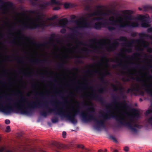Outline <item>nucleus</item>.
<instances>
[{
    "mask_svg": "<svg viewBox=\"0 0 152 152\" xmlns=\"http://www.w3.org/2000/svg\"><path fill=\"white\" fill-rule=\"evenodd\" d=\"M26 104L27 105L26 107H23V106L18 107V104L16 102L14 103H9L8 104H6L4 106L2 104V102L0 100V111L7 114H9L14 111L15 108H17L21 114H31L34 109L40 107H42V103L37 101L32 102L31 103L26 102Z\"/></svg>",
    "mask_w": 152,
    "mask_h": 152,
    "instance_id": "nucleus-1",
    "label": "nucleus"
},
{
    "mask_svg": "<svg viewBox=\"0 0 152 152\" xmlns=\"http://www.w3.org/2000/svg\"><path fill=\"white\" fill-rule=\"evenodd\" d=\"M45 107L46 109L48 110L47 111L42 110L41 112V114L43 116L46 117L48 113H51L54 112L57 115H59L61 116L66 117L67 119L70 121L73 124L77 123V121L75 118L76 117L78 114L80 115L81 112H80V106L77 105L76 109L75 110L73 113H72L67 114L63 111L62 108H60L57 109L56 107L54 108L51 109L48 107V103L47 102H45L42 103V107Z\"/></svg>",
    "mask_w": 152,
    "mask_h": 152,
    "instance_id": "nucleus-2",
    "label": "nucleus"
},
{
    "mask_svg": "<svg viewBox=\"0 0 152 152\" xmlns=\"http://www.w3.org/2000/svg\"><path fill=\"white\" fill-rule=\"evenodd\" d=\"M124 115L127 116L129 119V121H127L124 118L118 115H113L112 117L117 121L119 124V126H121V125H124L128 127L129 129L134 132H136L137 130L135 128L140 129L142 127L141 125H139L136 124H134V120L138 118L139 117V114L138 113H136L133 115L128 114L126 112L123 113Z\"/></svg>",
    "mask_w": 152,
    "mask_h": 152,
    "instance_id": "nucleus-3",
    "label": "nucleus"
},
{
    "mask_svg": "<svg viewBox=\"0 0 152 152\" xmlns=\"http://www.w3.org/2000/svg\"><path fill=\"white\" fill-rule=\"evenodd\" d=\"M91 97L98 101L102 105L105 106L107 111L109 113L110 112V109L111 107H112L114 104H117L121 108H126L129 107L128 104L125 101H124L121 104L117 100L118 99V98L117 96H112L113 102L112 104H106L103 98L100 97L98 94L96 93L92 94L91 96Z\"/></svg>",
    "mask_w": 152,
    "mask_h": 152,
    "instance_id": "nucleus-4",
    "label": "nucleus"
},
{
    "mask_svg": "<svg viewBox=\"0 0 152 152\" xmlns=\"http://www.w3.org/2000/svg\"><path fill=\"white\" fill-rule=\"evenodd\" d=\"M119 40L120 41H124V45L131 48L132 47L133 45L134 44H138L141 41L143 40L142 39H132L130 41H129L126 37L124 36H121L118 39H115L114 41L113 42L106 48L107 51L108 52L113 51L116 50L119 45V43L117 41Z\"/></svg>",
    "mask_w": 152,
    "mask_h": 152,
    "instance_id": "nucleus-5",
    "label": "nucleus"
},
{
    "mask_svg": "<svg viewBox=\"0 0 152 152\" xmlns=\"http://www.w3.org/2000/svg\"><path fill=\"white\" fill-rule=\"evenodd\" d=\"M119 20L117 19L115 20V18L112 16L110 17L109 20L111 22L110 23L113 25H115L120 28H125L129 27L130 28H135L139 26V24L137 22H133L131 21H127L125 23L122 20V17L121 16L118 17Z\"/></svg>",
    "mask_w": 152,
    "mask_h": 152,
    "instance_id": "nucleus-6",
    "label": "nucleus"
},
{
    "mask_svg": "<svg viewBox=\"0 0 152 152\" xmlns=\"http://www.w3.org/2000/svg\"><path fill=\"white\" fill-rule=\"evenodd\" d=\"M84 104L86 107L90 106L87 102L84 103ZM90 106L91 107H88L87 111L82 112L80 114V116L82 120L85 122H89L91 120L95 121L96 119L95 117L91 113L94 112L95 110L91 105Z\"/></svg>",
    "mask_w": 152,
    "mask_h": 152,
    "instance_id": "nucleus-7",
    "label": "nucleus"
},
{
    "mask_svg": "<svg viewBox=\"0 0 152 152\" xmlns=\"http://www.w3.org/2000/svg\"><path fill=\"white\" fill-rule=\"evenodd\" d=\"M47 26L44 23L39 24L37 23H34L32 25H29L28 26L26 25L25 24H23L21 26L22 29L19 30L20 34L23 36V35L22 33V30L24 29H30L31 30H34L36 28H44Z\"/></svg>",
    "mask_w": 152,
    "mask_h": 152,
    "instance_id": "nucleus-8",
    "label": "nucleus"
},
{
    "mask_svg": "<svg viewBox=\"0 0 152 152\" xmlns=\"http://www.w3.org/2000/svg\"><path fill=\"white\" fill-rule=\"evenodd\" d=\"M113 115H111L110 117H109L107 114H105L102 115V118L101 119L98 120L96 118L95 122H96L97 128L99 129L101 127L103 129H105V121L110 117L113 118L112 116Z\"/></svg>",
    "mask_w": 152,
    "mask_h": 152,
    "instance_id": "nucleus-9",
    "label": "nucleus"
},
{
    "mask_svg": "<svg viewBox=\"0 0 152 152\" xmlns=\"http://www.w3.org/2000/svg\"><path fill=\"white\" fill-rule=\"evenodd\" d=\"M138 19L141 21V26L144 28H147L149 26V23L150 22V18L149 15L146 14L144 15H140Z\"/></svg>",
    "mask_w": 152,
    "mask_h": 152,
    "instance_id": "nucleus-10",
    "label": "nucleus"
},
{
    "mask_svg": "<svg viewBox=\"0 0 152 152\" xmlns=\"http://www.w3.org/2000/svg\"><path fill=\"white\" fill-rule=\"evenodd\" d=\"M80 20H83V21L81 22L78 20H75L74 21L75 22L77 25H79L81 24H82V25L79 27L83 28H91L92 26H91V23L88 22L86 20V19L83 17H81L80 18Z\"/></svg>",
    "mask_w": 152,
    "mask_h": 152,
    "instance_id": "nucleus-11",
    "label": "nucleus"
},
{
    "mask_svg": "<svg viewBox=\"0 0 152 152\" xmlns=\"http://www.w3.org/2000/svg\"><path fill=\"white\" fill-rule=\"evenodd\" d=\"M56 35L55 34H53L50 35V41L49 42H46L43 43L38 44L34 41H33L32 43L33 44L35 45H37L39 46H44L47 45L48 43H51L52 42L54 41L56 37Z\"/></svg>",
    "mask_w": 152,
    "mask_h": 152,
    "instance_id": "nucleus-12",
    "label": "nucleus"
},
{
    "mask_svg": "<svg viewBox=\"0 0 152 152\" xmlns=\"http://www.w3.org/2000/svg\"><path fill=\"white\" fill-rule=\"evenodd\" d=\"M147 31L148 33L152 32V27L148 28L147 30ZM139 35L140 37V39H142L143 40L141 41L138 44H140V42H144V39H143V38L144 37L149 38L150 39H152V36L149 35V34H146L145 33H140Z\"/></svg>",
    "mask_w": 152,
    "mask_h": 152,
    "instance_id": "nucleus-13",
    "label": "nucleus"
},
{
    "mask_svg": "<svg viewBox=\"0 0 152 152\" xmlns=\"http://www.w3.org/2000/svg\"><path fill=\"white\" fill-rule=\"evenodd\" d=\"M108 15V13L103 10H98L93 13H89L88 14L89 17H91L95 15L106 16Z\"/></svg>",
    "mask_w": 152,
    "mask_h": 152,
    "instance_id": "nucleus-14",
    "label": "nucleus"
},
{
    "mask_svg": "<svg viewBox=\"0 0 152 152\" xmlns=\"http://www.w3.org/2000/svg\"><path fill=\"white\" fill-rule=\"evenodd\" d=\"M0 4L6 6V8L3 9L4 11L10 8H12L14 6L12 2L10 1L5 2L3 0H0Z\"/></svg>",
    "mask_w": 152,
    "mask_h": 152,
    "instance_id": "nucleus-15",
    "label": "nucleus"
},
{
    "mask_svg": "<svg viewBox=\"0 0 152 152\" xmlns=\"http://www.w3.org/2000/svg\"><path fill=\"white\" fill-rule=\"evenodd\" d=\"M141 86L143 87V89L152 96V85H147L144 83L142 84Z\"/></svg>",
    "mask_w": 152,
    "mask_h": 152,
    "instance_id": "nucleus-16",
    "label": "nucleus"
},
{
    "mask_svg": "<svg viewBox=\"0 0 152 152\" xmlns=\"http://www.w3.org/2000/svg\"><path fill=\"white\" fill-rule=\"evenodd\" d=\"M135 87L133 86L132 88H129L127 91V93H129L130 92L132 93L133 91L139 92L140 91L141 93L143 94L144 92L141 90V88L140 86L137 84L135 85Z\"/></svg>",
    "mask_w": 152,
    "mask_h": 152,
    "instance_id": "nucleus-17",
    "label": "nucleus"
},
{
    "mask_svg": "<svg viewBox=\"0 0 152 152\" xmlns=\"http://www.w3.org/2000/svg\"><path fill=\"white\" fill-rule=\"evenodd\" d=\"M107 23L106 22H96L92 26V28H95L96 30H100L103 26H105Z\"/></svg>",
    "mask_w": 152,
    "mask_h": 152,
    "instance_id": "nucleus-18",
    "label": "nucleus"
},
{
    "mask_svg": "<svg viewBox=\"0 0 152 152\" xmlns=\"http://www.w3.org/2000/svg\"><path fill=\"white\" fill-rule=\"evenodd\" d=\"M110 75V73L108 70H107L105 71L104 72V73L103 75H102L99 78V79L101 82L102 83L105 84L107 83V82L105 81V80L104 77L105 76Z\"/></svg>",
    "mask_w": 152,
    "mask_h": 152,
    "instance_id": "nucleus-19",
    "label": "nucleus"
},
{
    "mask_svg": "<svg viewBox=\"0 0 152 152\" xmlns=\"http://www.w3.org/2000/svg\"><path fill=\"white\" fill-rule=\"evenodd\" d=\"M68 23V20L66 18H64L61 19L58 22L59 24L61 26L65 27L66 26Z\"/></svg>",
    "mask_w": 152,
    "mask_h": 152,
    "instance_id": "nucleus-20",
    "label": "nucleus"
},
{
    "mask_svg": "<svg viewBox=\"0 0 152 152\" xmlns=\"http://www.w3.org/2000/svg\"><path fill=\"white\" fill-rule=\"evenodd\" d=\"M48 61L47 60L36 59L31 60L30 61V62L32 64H38L47 63Z\"/></svg>",
    "mask_w": 152,
    "mask_h": 152,
    "instance_id": "nucleus-21",
    "label": "nucleus"
},
{
    "mask_svg": "<svg viewBox=\"0 0 152 152\" xmlns=\"http://www.w3.org/2000/svg\"><path fill=\"white\" fill-rule=\"evenodd\" d=\"M111 86L113 87L114 91H117L119 90L121 93V94L122 95H123L124 88L121 85L120 86L119 88H117L115 86L113 85V84L111 85Z\"/></svg>",
    "mask_w": 152,
    "mask_h": 152,
    "instance_id": "nucleus-22",
    "label": "nucleus"
},
{
    "mask_svg": "<svg viewBox=\"0 0 152 152\" xmlns=\"http://www.w3.org/2000/svg\"><path fill=\"white\" fill-rule=\"evenodd\" d=\"M117 66L121 67L123 69H128L129 67L128 66L126 65H122V64L121 63H118L117 65H113L112 66V67L113 68H115Z\"/></svg>",
    "mask_w": 152,
    "mask_h": 152,
    "instance_id": "nucleus-23",
    "label": "nucleus"
},
{
    "mask_svg": "<svg viewBox=\"0 0 152 152\" xmlns=\"http://www.w3.org/2000/svg\"><path fill=\"white\" fill-rule=\"evenodd\" d=\"M49 3L48 2L44 3L43 4H40V7L42 9H45L48 5H50Z\"/></svg>",
    "mask_w": 152,
    "mask_h": 152,
    "instance_id": "nucleus-24",
    "label": "nucleus"
},
{
    "mask_svg": "<svg viewBox=\"0 0 152 152\" xmlns=\"http://www.w3.org/2000/svg\"><path fill=\"white\" fill-rule=\"evenodd\" d=\"M18 94L21 95V99L20 101L22 102H25L26 100V99L22 95L23 93L22 92L20 91H18Z\"/></svg>",
    "mask_w": 152,
    "mask_h": 152,
    "instance_id": "nucleus-25",
    "label": "nucleus"
},
{
    "mask_svg": "<svg viewBox=\"0 0 152 152\" xmlns=\"http://www.w3.org/2000/svg\"><path fill=\"white\" fill-rule=\"evenodd\" d=\"M75 6L74 4L71 3H65L64 4V7L66 8H68L70 7H73Z\"/></svg>",
    "mask_w": 152,
    "mask_h": 152,
    "instance_id": "nucleus-26",
    "label": "nucleus"
},
{
    "mask_svg": "<svg viewBox=\"0 0 152 152\" xmlns=\"http://www.w3.org/2000/svg\"><path fill=\"white\" fill-rule=\"evenodd\" d=\"M50 5L54 4H59V2L56 0H50V1H48Z\"/></svg>",
    "mask_w": 152,
    "mask_h": 152,
    "instance_id": "nucleus-27",
    "label": "nucleus"
},
{
    "mask_svg": "<svg viewBox=\"0 0 152 152\" xmlns=\"http://www.w3.org/2000/svg\"><path fill=\"white\" fill-rule=\"evenodd\" d=\"M94 20H97V21H100V20H105L107 21V19H105L103 17H96L94 18Z\"/></svg>",
    "mask_w": 152,
    "mask_h": 152,
    "instance_id": "nucleus-28",
    "label": "nucleus"
},
{
    "mask_svg": "<svg viewBox=\"0 0 152 152\" xmlns=\"http://www.w3.org/2000/svg\"><path fill=\"white\" fill-rule=\"evenodd\" d=\"M65 64V62L58 63V64H57V66L59 68H62L63 67Z\"/></svg>",
    "mask_w": 152,
    "mask_h": 152,
    "instance_id": "nucleus-29",
    "label": "nucleus"
},
{
    "mask_svg": "<svg viewBox=\"0 0 152 152\" xmlns=\"http://www.w3.org/2000/svg\"><path fill=\"white\" fill-rule=\"evenodd\" d=\"M144 9L145 10H152V6L147 5L145 6Z\"/></svg>",
    "mask_w": 152,
    "mask_h": 152,
    "instance_id": "nucleus-30",
    "label": "nucleus"
},
{
    "mask_svg": "<svg viewBox=\"0 0 152 152\" xmlns=\"http://www.w3.org/2000/svg\"><path fill=\"white\" fill-rule=\"evenodd\" d=\"M37 10H29L28 12L30 14L38 15L39 13L37 12Z\"/></svg>",
    "mask_w": 152,
    "mask_h": 152,
    "instance_id": "nucleus-31",
    "label": "nucleus"
},
{
    "mask_svg": "<svg viewBox=\"0 0 152 152\" xmlns=\"http://www.w3.org/2000/svg\"><path fill=\"white\" fill-rule=\"evenodd\" d=\"M85 10L87 11H90L91 10V6L89 5H86L85 6Z\"/></svg>",
    "mask_w": 152,
    "mask_h": 152,
    "instance_id": "nucleus-32",
    "label": "nucleus"
},
{
    "mask_svg": "<svg viewBox=\"0 0 152 152\" xmlns=\"http://www.w3.org/2000/svg\"><path fill=\"white\" fill-rule=\"evenodd\" d=\"M111 41V39L106 38L105 39H103L100 41V42H106L107 41L109 42H110Z\"/></svg>",
    "mask_w": 152,
    "mask_h": 152,
    "instance_id": "nucleus-33",
    "label": "nucleus"
},
{
    "mask_svg": "<svg viewBox=\"0 0 152 152\" xmlns=\"http://www.w3.org/2000/svg\"><path fill=\"white\" fill-rule=\"evenodd\" d=\"M105 88V87H101L98 90L99 92L100 93H103L104 91Z\"/></svg>",
    "mask_w": 152,
    "mask_h": 152,
    "instance_id": "nucleus-34",
    "label": "nucleus"
},
{
    "mask_svg": "<svg viewBox=\"0 0 152 152\" xmlns=\"http://www.w3.org/2000/svg\"><path fill=\"white\" fill-rule=\"evenodd\" d=\"M57 25V24L56 23V22H52L51 23L49 24L47 26H52V27H54Z\"/></svg>",
    "mask_w": 152,
    "mask_h": 152,
    "instance_id": "nucleus-35",
    "label": "nucleus"
},
{
    "mask_svg": "<svg viewBox=\"0 0 152 152\" xmlns=\"http://www.w3.org/2000/svg\"><path fill=\"white\" fill-rule=\"evenodd\" d=\"M145 47H148L147 51L149 53H152V48L149 47L148 45H145Z\"/></svg>",
    "mask_w": 152,
    "mask_h": 152,
    "instance_id": "nucleus-36",
    "label": "nucleus"
},
{
    "mask_svg": "<svg viewBox=\"0 0 152 152\" xmlns=\"http://www.w3.org/2000/svg\"><path fill=\"white\" fill-rule=\"evenodd\" d=\"M89 42L92 43H95L97 42L96 39V38L91 39L89 40Z\"/></svg>",
    "mask_w": 152,
    "mask_h": 152,
    "instance_id": "nucleus-37",
    "label": "nucleus"
},
{
    "mask_svg": "<svg viewBox=\"0 0 152 152\" xmlns=\"http://www.w3.org/2000/svg\"><path fill=\"white\" fill-rule=\"evenodd\" d=\"M51 121L53 123H55L57 122L58 121V119L57 118L55 117L51 119Z\"/></svg>",
    "mask_w": 152,
    "mask_h": 152,
    "instance_id": "nucleus-38",
    "label": "nucleus"
},
{
    "mask_svg": "<svg viewBox=\"0 0 152 152\" xmlns=\"http://www.w3.org/2000/svg\"><path fill=\"white\" fill-rule=\"evenodd\" d=\"M107 28L110 31H113L115 30V27L112 26H108Z\"/></svg>",
    "mask_w": 152,
    "mask_h": 152,
    "instance_id": "nucleus-39",
    "label": "nucleus"
},
{
    "mask_svg": "<svg viewBox=\"0 0 152 152\" xmlns=\"http://www.w3.org/2000/svg\"><path fill=\"white\" fill-rule=\"evenodd\" d=\"M124 17L125 18L129 20H132V16L131 15H126L124 16Z\"/></svg>",
    "mask_w": 152,
    "mask_h": 152,
    "instance_id": "nucleus-40",
    "label": "nucleus"
},
{
    "mask_svg": "<svg viewBox=\"0 0 152 152\" xmlns=\"http://www.w3.org/2000/svg\"><path fill=\"white\" fill-rule=\"evenodd\" d=\"M146 114H148L152 113V107L151 109L148 110L146 111Z\"/></svg>",
    "mask_w": 152,
    "mask_h": 152,
    "instance_id": "nucleus-41",
    "label": "nucleus"
},
{
    "mask_svg": "<svg viewBox=\"0 0 152 152\" xmlns=\"http://www.w3.org/2000/svg\"><path fill=\"white\" fill-rule=\"evenodd\" d=\"M110 137L111 139L113 140V141L115 142H118L117 140L115 138V137H113V136H110Z\"/></svg>",
    "mask_w": 152,
    "mask_h": 152,
    "instance_id": "nucleus-42",
    "label": "nucleus"
},
{
    "mask_svg": "<svg viewBox=\"0 0 152 152\" xmlns=\"http://www.w3.org/2000/svg\"><path fill=\"white\" fill-rule=\"evenodd\" d=\"M5 131L7 132H9L10 131V126H7Z\"/></svg>",
    "mask_w": 152,
    "mask_h": 152,
    "instance_id": "nucleus-43",
    "label": "nucleus"
},
{
    "mask_svg": "<svg viewBox=\"0 0 152 152\" xmlns=\"http://www.w3.org/2000/svg\"><path fill=\"white\" fill-rule=\"evenodd\" d=\"M41 18V16L40 15H38V18L36 19H33V20L36 21H38V20H40Z\"/></svg>",
    "mask_w": 152,
    "mask_h": 152,
    "instance_id": "nucleus-44",
    "label": "nucleus"
},
{
    "mask_svg": "<svg viewBox=\"0 0 152 152\" xmlns=\"http://www.w3.org/2000/svg\"><path fill=\"white\" fill-rule=\"evenodd\" d=\"M66 30L65 28H62L60 30V32L62 34H64L66 33Z\"/></svg>",
    "mask_w": 152,
    "mask_h": 152,
    "instance_id": "nucleus-45",
    "label": "nucleus"
},
{
    "mask_svg": "<svg viewBox=\"0 0 152 152\" xmlns=\"http://www.w3.org/2000/svg\"><path fill=\"white\" fill-rule=\"evenodd\" d=\"M125 13L126 14H131L132 13V11L130 10H126Z\"/></svg>",
    "mask_w": 152,
    "mask_h": 152,
    "instance_id": "nucleus-46",
    "label": "nucleus"
},
{
    "mask_svg": "<svg viewBox=\"0 0 152 152\" xmlns=\"http://www.w3.org/2000/svg\"><path fill=\"white\" fill-rule=\"evenodd\" d=\"M132 50L131 49H125L124 51L126 52H127L128 53H130L132 52Z\"/></svg>",
    "mask_w": 152,
    "mask_h": 152,
    "instance_id": "nucleus-47",
    "label": "nucleus"
},
{
    "mask_svg": "<svg viewBox=\"0 0 152 152\" xmlns=\"http://www.w3.org/2000/svg\"><path fill=\"white\" fill-rule=\"evenodd\" d=\"M123 51H121V53H120L118 54V56L119 57H123Z\"/></svg>",
    "mask_w": 152,
    "mask_h": 152,
    "instance_id": "nucleus-48",
    "label": "nucleus"
},
{
    "mask_svg": "<svg viewBox=\"0 0 152 152\" xmlns=\"http://www.w3.org/2000/svg\"><path fill=\"white\" fill-rule=\"evenodd\" d=\"M14 59L15 60L17 61L19 63H23V61H21L20 60L18 59L17 58H15Z\"/></svg>",
    "mask_w": 152,
    "mask_h": 152,
    "instance_id": "nucleus-49",
    "label": "nucleus"
},
{
    "mask_svg": "<svg viewBox=\"0 0 152 152\" xmlns=\"http://www.w3.org/2000/svg\"><path fill=\"white\" fill-rule=\"evenodd\" d=\"M60 9V7L58 6H56L53 8V10H57Z\"/></svg>",
    "mask_w": 152,
    "mask_h": 152,
    "instance_id": "nucleus-50",
    "label": "nucleus"
},
{
    "mask_svg": "<svg viewBox=\"0 0 152 152\" xmlns=\"http://www.w3.org/2000/svg\"><path fill=\"white\" fill-rule=\"evenodd\" d=\"M77 147L78 148H81L82 149H84V147L83 145L80 144H78L77 146Z\"/></svg>",
    "mask_w": 152,
    "mask_h": 152,
    "instance_id": "nucleus-51",
    "label": "nucleus"
},
{
    "mask_svg": "<svg viewBox=\"0 0 152 152\" xmlns=\"http://www.w3.org/2000/svg\"><path fill=\"white\" fill-rule=\"evenodd\" d=\"M72 30L75 32L79 34H81L78 32L77 30H75V28L72 29Z\"/></svg>",
    "mask_w": 152,
    "mask_h": 152,
    "instance_id": "nucleus-52",
    "label": "nucleus"
},
{
    "mask_svg": "<svg viewBox=\"0 0 152 152\" xmlns=\"http://www.w3.org/2000/svg\"><path fill=\"white\" fill-rule=\"evenodd\" d=\"M130 64H132V65H133V64H135V65H137L136 66V68H138L139 66H140V65L138 64H137L134 63H133V62H131Z\"/></svg>",
    "mask_w": 152,
    "mask_h": 152,
    "instance_id": "nucleus-53",
    "label": "nucleus"
},
{
    "mask_svg": "<svg viewBox=\"0 0 152 152\" xmlns=\"http://www.w3.org/2000/svg\"><path fill=\"white\" fill-rule=\"evenodd\" d=\"M5 123L7 124H8L10 123V121L8 119H6L5 121Z\"/></svg>",
    "mask_w": 152,
    "mask_h": 152,
    "instance_id": "nucleus-54",
    "label": "nucleus"
},
{
    "mask_svg": "<svg viewBox=\"0 0 152 152\" xmlns=\"http://www.w3.org/2000/svg\"><path fill=\"white\" fill-rule=\"evenodd\" d=\"M136 80L137 81H139V82H141V81H142L143 82H144V80H141V78H140V77H137V78H136Z\"/></svg>",
    "mask_w": 152,
    "mask_h": 152,
    "instance_id": "nucleus-55",
    "label": "nucleus"
},
{
    "mask_svg": "<svg viewBox=\"0 0 152 152\" xmlns=\"http://www.w3.org/2000/svg\"><path fill=\"white\" fill-rule=\"evenodd\" d=\"M66 133L64 131L62 132V136L64 138H65L66 137Z\"/></svg>",
    "mask_w": 152,
    "mask_h": 152,
    "instance_id": "nucleus-56",
    "label": "nucleus"
},
{
    "mask_svg": "<svg viewBox=\"0 0 152 152\" xmlns=\"http://www.w3.org/2000/svg\"><path fill=\"white\" fill-rule=\"evenodd\" d=\"M57 18V17L56 15H54L51 18V20H53L55 19H56Z\"/></svg>",
    "mask_w": 152,
    "mask_h": 152,
    "instance_id": "nucleus-57",
    "label": "nucleus"
},
{
    "mask_svg": "<svg viewBox=\"0 0 152 152\" xmlns=\"http://www.w3.org/2000/svg\"><path fill=\"white\" fill-rule=\"evenodd\" d=\"M137 36V33H132L131 35V36L132 37H135Z\"/></svg>",
    "mask_w": 152,
    "mask_h": 152,
    "instance_id": "nucleus-58",
    "label": "nucleus"
},
{
    "mask_svg": "<svg viewBox=\"0 0 152 152\" xmlns=\"http://www.w3.org/2000/svg\"><path fill=\"white\" fill-rule=\"evenodd\" d=\"M75 34H72L69 36V37L70 38H72L73 37H75Z\"/></svg>",
    "mask_w": 152,
    "mask_h": 152,
    "instance_id": "nucleus-59",
    "label": "nucleus"
},
{
    "mask_svg": "<svg viewBox=\"0 0 152 152\" xmlns=\"http://www.w3.org/2000/svg\"><path fill=\"white\" fill-rule=\"evenodd\" d=\"M36 95H40L42 97L44 96L43 94L42 93H38V92H36Z\"/></svg>",
    "mask_w": 152,
    "mask_h": 152,
    "instance_id": "nucleus-60",
    "label": "nucleus"
},
{
    "mask_svg": "<svg viewBox=\"0 0 152 152\" xmlns=\"http://www.w3.org/2000/svg\"><path fill=\"white\" fill-rule=\"evenodd\" d=\"M24 37L25 39L28 41H30L31 40V38L29 37L25 36H24Z\"/></svg>",
    "mask_w": 152,
    "mask_h": 152,
    "instance_id": "nucleus-61",
    "label": "nucleus"
},
{
    "mask_svg": "<svg viewBox=\"0 0 152 152\" xmlns=\"http://www.w3.org/2000/svg\"><path fill=\"white\" fill-rule=\"evenodd\" d=\"M124 150L126 152H127L129 151V148L127 146H126L124 148Z\"/></svg>",
    "mask_w": 152,
    "mask_h": 152,
    "instance_id": "nucleus-62",
    "label": "nucleus"
},
{
    "mask_svg": "<svg viewBox=\"0 0 152 152\" xmlns=\"http://www.w3.org/2000/svg\"><path fill=\"white\" fill-rule=\"evenodd\" d=\"M76 17L75 15H72L71 16V19H74L76 18Z\"/></svg>",
    "mask_w": 152,
    "mask_h": 152,
    "instance_id": "nucleus-63",
    "label": "nucleus"
},
{
    "mask_svg": "<svg viewBox=\"0 0 152 152\" xmlns=\"http://www.w3.org/2000/svg\"><path fill=\"white\" fill-rule=\"evenodd\" d=\"M5 148L4 147H2L0 148V152H3Z\"/></svg>",
    "mask_w": 152,
    "mask_h": 152,
    "instance_id": "nucleus-64",
    "label": "nucleus"
}]
</instances>
